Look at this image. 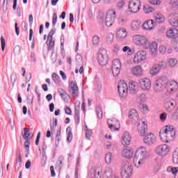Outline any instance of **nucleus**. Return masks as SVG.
I'll use <instances>...</instances> for the list:
<instances>
[{
	"instance_id": "nucleus-1",
	"label": "nucleus",
	"mask_w": 178,
	"mask_h": 178,
	"mask_svg": "<svg viewBox=\"0 0 178 178\" xmlns=\"http://www.w3.org/2000/svg\"><path fill=\"white\" fill-rule=\"evenodd\" d=\"M104 20L106 27H112V26H113V23H115V20H116V11L109 10L107 11L106 15L102 11L99 12V15L97 16L98 23L102 24Z\"/></svg>"
},
{
	"instance_id": "nucleus-2",
	"label": "nucleus",
	"mask_w": 178,
	"mask_h": 178,
	"mask_svg": "<svg viewBox=\"0 0 178 178\" xmlns=\"http://www.w3.org/2000/svg\"><path fill=\"white\" fill-rule=\"evenodd\" d=\"M159 136L163 143H170L176 137V131L173 126L167 125L160 130Z\"/></svg>"
},
{
	"instance_id": "nucleus-3",
	"label": "nucleus",
	"mask_w": 178,
	"mask_h": 178,
	"mask_svg": "<svg viewBox=\"0 0 178 178\" xmlns=\"http://www.w3.org/2000/svg\"><path fill=\"white\" fill-rule=\"evenodd\" d=\"M133 42L136 45L139 47H143L145 49H148L149 48V40L148 38L144 35H136L133 37Z\"/></svg>"
},
{
	"instance_id": "nucleus-4",
	"label": "nucleus",
	"mask_w": 178,
	"mask_h": 178,
	"mask_svg": "<svg viewBox=\"0 0 178 178\" xmlns=\"http://www.w3.org/2000/svg\"><path fill=\"white\" fill-rule=\"evenodd\" d=\"M149 156V153L147 152V149L144 147H140L135 153V156L134 158L135 159H138V161H145V159H148Z\"/></svg>"
},
{
	"instance_id": "nucleus-5",
	"label": "nucleus",
	"mask_w": 178,
	"mask_h": 178,
	"mask_svg": "<svg viewBox=\"0 0 178 178\" xmlns=\"http://www.w3.org/2000/svg\"><path fill=\"white\" fill-rule=\"evenodd\" d=\"M141 1L140 0H129L128 3L129 11L131 13H137L140 11Z\"/></svg>"
},
{
	"instance_id": "nucleus-6",
	"label": "nucleus",
	"mask_w": 178,
	"mask_h": 178,
	"mask_svg": "<svg viewBox=\"0 0 178 178\" xmlns=\"http://www.w3.org/2000/svg\"><path fill=\"white\" fill-rule=\"evenodd\" d=\"M168 83V79L166 78H160L157 79L154 86V88L156 92H161L165 87H166V83Z\"/></svg>"
},
{
	"instance_id": "nucleus-7",
	"label": "nucleus",
	"mask_w": 178,
	"mask_h": 178,
	"mask_svg": "<svg viewBox=\"0 0 178 178\" xmlns=\"http://www.w3.org/2000/svg\"><path fill=\"white\" fill-rule=\"evenodd\" d=\"M167 112H173L175 108L177 106V102L173 98H167L164 102Z\"/></svg>"
},
{
	"instance_id": "nucleus-8",
	"label": "nucleus",
	"mask_w": 178,
	"mask_h": 178,
	"mask_svg": "<svg viewBox=\"0 0 178 178\" xmlns=\"http://www.w3.org/2000/svg\"><path fill=\"white\" fill-rule=\"evenodd\" d=\"M97 60L101 66H105L108 63V53L106 50H101L97 54Z\"/></svg>"
},
{
	"instance_id": "nucleus-9",
	"label": "nucleus",
	"mask_w": 178,
	"mask_h": 178,
	"mask_svg": "<svg viewBox=\"0 0 178 178\" xmlns=\"http://www.w3.org/2000/svg\"><path fill=\"white\" fill-rule=\"evenodd\" d=\"M118 92L121 98H126L129 92V87L125 82H120L118 86Z\"/></svg>"
},
{
	"instance_id": "nucleus-10",
	"label": "nucleus",
	"mask_w": 178,
	"mask_h": 178,
	"mask_svg": "<svg viewBox=\"0 0 178 178\" xmlns=\"http://www.w3.org/2000/svg\"><path fill=\"white\" fill-rule=\"evenodd\" d=\"M120 69H122V63L119 59H115L113 61L111 65V70L114 77H118L120 73Z\"/></svg>"
},
{
	"instance_id": "nucleus-11",
	"label": "nucleus",
	"mask_w": 178,
	"mask_h": 178,
	"mask_svg": "<svg viewBox=\"0 0 178 178\" xmlns=\"http://www.w3.org/2000/svg\"><path fill=\"white\" fill-rule=\"evenodd\" d=\"M170 149V147L168 145H160L156 148V154L159 155V156H166Z\"/></svg>"
},
{
	"instance_id": "nucleus-12",
	"label": "nucleus",
	"mask_w": 178,
	"mask_h": 178,
	"mask_svg": "<svg viewBox=\"0 0 178 178\" xmlns=\"http://www.w3.org/2000/svg\"><path fill=\"white\" fill-rule=\"evenodd\" d=\"M133 175V168L129 164H124L122 166L121 177L130 178Z\"/></svg>"
},
{
	"instance_id": "nucleus-13",
	"label": "nucleus",
	"mask_w": 178,
	"mask_h": 178,
	"mask_svg": "<svg viewBox=\"0 0 178 178\" xmlns=\"http://www.w3.org/2000/svg\"><path fill=\"white\" fill-rule=\"evenodd\" d=\"M69 92L74 99L79 97V86H77V83L74 81H72L70 83Z\"/></svg>"
},
{
	"instance_id": "nucleus-14",
	"label": "nucleus",
	"mask_w": 178,
	"mask_h": 178,
	"mask_svg": "<svg viewBox=\"0 0 178 178\" xmlns=\"http://www.w3.org/2000/svg\"><path fill=\"white\" fill-rule=\"evenodd\" d=\"M165 88L168 94H173V92H176V91L178 90V83L175 81H171L169 82L167 81Z\"/></svg>"
},
{
	"instance_id": "nucleus-15",
	"label": "nucleus",
	"mask_w": 178,
	"mask_h": 178,
	"mask_svg": "<svg viewBox=\"0 0 178 178\" xmlns=\"http://www.w3.org/2000/svg\"><path fill=\"white\" fill-rule=\"evenodd\" d=\"M145 58H147V51L144 50L139 51L135 54L134 57V63H141Z\"/></svg>"
},
{
	"instance_id": "nucleus-16",
	"label": "nucleus",
	"mask_w": 178,
	"mask_h": 178,
	"mask_svg": "<svg viewBox=\"0 0 178 178\" xmlns=\"http://www.w3.org/2000/svg\"><path fill=\"white\" fill-rule=\"evenodd\" d=\"M148 126L147 125V121L142 120L138 125V131L140 136L143 137L147 133Z\"/></svg>"
},
{
	"instance_id": "nucleus-17",
	"label": "nucleus",
	"mask_w": 178,
	"mask_h": 178,
	"mask_svg": "<svg viewBox=\"0 0 178 178\" xmlns=\"http://www.w3.org/2000/svg\"><path fill=\"white\" fill-rule=\"evenodd\" d=\"M143 140L146 145H153V144H155V143H156V137L152 133L145 136Z\"/></svg>"
},
{
	"instance_id": "nucleus-18",
	"label": "nucleus",
	"mask_w": 178,
	"mask_h": 178,
	"mask_svg": "<svg viewBox=\"0 0 178 178\" xmlns=\"http://www.w3.org/2000/svg\"><path fill=\"white\" fill-rule=\"evenodd\" d=\"M156 26V22H155L152 19H149L145 22L142 25L143 30L149 31H151V30H154Z\"/></svg>"
},
{
	"instance_id": "nucleus-19",
	"label": "nucleus",
	"mask_w": 178,
	"mask_h": 178,
	"mask_svg": "<svg viewBox=\"0 0 178 178\" xmlns=\"http://www.w3.org/2000/svg\"><path fill=\"white\" fill-rule=\"evenodd\" d=\"M139 84L142 90L148 91L151 88V81L149 79L143 78L139 80Z\"/></svg>"
},
{
	"instance_id": "nucleus-20",
	"label": "nucleus",
	"mask_w": 178,
	"mask_h": 178,
	"mask_svg": "<svg viewBox=\"0 0 178 178\" xmlns=\"http://www.w3.org/2000/svg\"><path fill=\"white\" fill-rule=\"evenodd\" d=\"M163 66H166V63H165V62L160 63L157 65L152 67L149 70L151 76H156V74L161 72V69H162Z\"/></svg>"
},
{
	"instance_id": "nucleus-21",
	"label": "nucleus",
	"mask_w": 178,
	"mask_h": 178,
	"mask_svg": "<svg viewBox=\"0 0 178 178\" xmlns=\"http://www.w3.org/2000/svg\"><path fill=\"white\" fill-rule=\"evenodd\" d=\"M76 106L74 107V120L76 124L80 123V102L77 100L76 102Z\"/></svg>"
},
{
	"instance_id": "nucleus-22",
	"label": "nucleus",
	"mask_w": 178,
	"mask_h": 178,
	"mask_svg": "<svg viewBox=\"0 0 178 178\" xmlns=\"http://www.w3.org/2000/svg\"><path fill=\"white\" fill-rule=\"evenodd\" d=\"M121 155L123 156V158H126L127 159H131L133 158V155H134V152L133 151V149L124 148L122 149Z\"/></svg>"
},
{
	"instance_id": "nucleus-23",
	"label": "nucleus",
	"mask_w": 178,
	"mask_h": 178,
	"mask_svg": "<svg viewBox=\"0 0 178 178\" xmlns=\"http://www.w3.org/2000/svg\"><path fill=\"white\" fill-rule=\"evenodd\" d=\"M122 144L124 147H127V145H130V143H131V136L129 132H124L122 136Z\"/></svg>"
},
{
	"instance_id": "nucleus-24",
	"label": "nucleus",
	"mask_w": 178,
	"mask_h": 178,
	"mask_svg": "<svg viewBox=\"0 0 178 178\" xmlns=\"http://www.w3.org/2000/svg\"><path fill=\"white\" fill-rule=\"evenodd\" d=\"M116 37L118 40H120V41H122L127 37V31H126V29L124 28H119L117 29V35Z\"/></svg>"
},
{
	"instance_id": "nucleus-25",
	"label": "nucleus",
	"mask_w": 178,
	"mask_h": 178,
	"mask_svg": "<svg viewBox=\"0 0 178 178\" xmlns=\"http://www.w3.org/2000/svg\"><path fill=\"white\" fill-rule=\"evenodd\" d=\"M132 73L136 77H141L144 74V70L141 65H136L132 68Z\"/></svg>"
},
{
	"instance_id": "nucleus-26",
	"label": "nucleus",
	"mask_w": 178,
	"mask_h": 178,
	"mask_svg": "<svg viewBox=\"0 0 178 178\" xmlns=\"http://www.w3.org/2000/svg\"><path fill=\"white\" fill-rule=\"evenodd\" d=\"M176 16L177 13H172L168 17V22L172 27H178V20L175 18Z\"/></svg>"
},
{
	"instance_id": "nucleus-27",
	"label": "nucleus",
	"mask_w": 178,
	"mask_h": 178,
	"mask_svg": "<svg viewBox=\"0 0 178 178\" xmlns=\"http://www.w3.org/2000/svg\"><path fill=\"white\" fill-rule=\"evenodd\" d=\"M116 122L117 124H114L113 122ZM110 120L111 122H109V121H108V125L109 129L112 131H119L120 129V123L119 122V121L115 120Z\"/></svg>"
},
{
	"instance_id": "nucleus-28",
	"label": "nucleus",
	"mask_w": 178,
	"mask_h": 178,
	"mask_svg": "<svg viewBox=\"0 0 178 178\" xmlns=\"http://www.w3.org/2000/svg\"><path fill=\"white\" fill-rule=\"evenodd\" d=\"M166 35L168 38H177L178 30L177 29H171L166 31Z\"/></svg>"
},
{
	"instance_id": "nucleus-29",
	"label": "nucleus",
	"mask_w": 178,
	"mask_h": 178,
	"mask_svg": "<svg viewBox=\"0 0 178 178\" xmlns=\"http://www.w3.org/2000/svg\"><path fill=\"white\" fill-rule=\"evenodd\" d=\"M130 27L132 31H138L141 29V22L138 20L133 21L130 24Z\"/></svg>"
},
{
	"instance_id": "nucleus-30",
	"label": "nucleus",
	"mask_w": 178,
	"mask_h": 178,
	"mask_svg": "<svg viewBox=\"0 0 178 178\" xmlns=\"http://www.w3.org/2000/svg\"><path fill=\"white\" fill-rule=\"evenodd\" d=\"M151 55L155 56L158 54V44L156 42H149Z\"/></svg>"
},
{
	"instance_id": "nucleus-31",
	"label": "nucleus",
	"mask_w": 178,
	"mask_h": 178,
	"mask_svg": "<svg viewBox=\"0 0 178 178\" xmlns=\"http://www.w3.org/2000/svg\"><path fill=\"white\" fill-rule=\"evenodd\" d=\"M129 118L132 120V122L138 121V113L135 109L131 110L129 111Z\"/></svg>"
},
{
	"instance_id": "nucleus-32",
	"label": "nucleus",
	"mask_w": 178,
	"mask_h": 178,
	"mask_svg": "<svg viewBox=\"0 0 178 178\" xmlns=\"http://www.w3.org/2000/svg\"><path fill=\"white\" fill-rule=\"evenodd\" d=\"M89 178H101V172L98 170H91L88 174Z\"/></svg>"
},
{
	"instance_id": "nucleus-33",
	"label": "nucleus",
	"mask_w": 178,
	"mask_h": 178,
	"mask_svg": "<svg viewBox=\"0 0 178 178\" xmlns=\"http://www.w3.org/2000/svg\"><path fill=\"white\" fill-rule=\"evenodd\" d=\"M113 173V170H112V168L107 167L104 170V177L112 178Z\"/></svg>"
},
{
	"instance_id": "nucleus-34",
	"label": "nucleus",
	"mask_w": 178,
	"mask_h": 178,
	"mask_svg": "<svg viewBox=\"0 0 178 178\" xmlns=\"http://www.w3.org/2000/svg\"><path fill=\"white\" fill-rule=\"evenodd\" d=\"M66 131H67V143H72V140H73V134L72 133V128L70 127H67Z\"/></svg>"
},
{
	"instance_id": "nucleus-35",
	"label": "nucleus",
	"mask_w": 178,
	"mask_h": 178,
	"mask_svg": "<svg viewBox=\"0 0 178 178\" xmlns=\"http://www.w3.org/2000/svg\"><path fill=\"white\" fill-rule=\"evenodd\" d=\"M154 19L156 23L159 24L163 23L165 22V17H163L161 13L156 14V15L154 16Z\"/></svg>"
},
{
	"instance_id": "nucleus-36",
	"label": "nucleus",
	"mask_w": 178,
	"mask_h": 178,
	"mask_svg": "<svg viewBox=\"0 0 178 178\" xmlns=\"http://www.w3.org/2000/svg\"><path fill=\"white\" fill-rule=\"evenodd\" d=\"M145 160H138V159H136L134 157V163L136 168H140V166H143L144 165Z\"/></svg>"
},
{
	"instance_id": "nucleus-37",
	"label": "nucleus",
	"mask_w": 178,
	"mask_h": 178,
	"mask_svg": "<svg viewBox=\"0 0 178 178\" xmlns=\"http://www.w3.org/2000/svg\"><path fill=\"white\" fill-rule=\"evenodd\" d=\"M167 172H168V173H172V175L176 176L178 172V167L169 166L167 168Z\"/></svg>"
},
{
	"instance_id": "nucleus-38",
	"label": "nucleus",
	"mask_w": 178,
	"mask_h": 178,
	"mask_svg": "<svg viewBox=\"0 0 178 178\" xmlns=\"http://www.w3.org/2000/svg\"><path fill=\"white\" fill-rule=\"evenodd\" d=\"M96 113L98 119H102L104 115L102 113V107L101 106H96Z\"/></svg>"
},
{
	"instance_id": "nucleus-39",
	"label": "nucleus",
	"mask_w": 178,
	"mask_h": 178,
	"mask_svg": "<svg viewBox=\"0 0 178 178\" xmlns=\"http://www.w3.org/2000/svg\"><path fill=\"white\" fill-rule=\"evenodd\" d=\"M92 45L95 47H97V45L101 42V39L99 38V36L95 35L92 37Z\"/></svg>"
},
{
	"instance_id": "nucleus-40",
	"label": "nucleus",
	"mask_w": 178,
	"mask_h": 178,
	"mask_svg": "<svg viewBox=\"0 0 178 178\" xmlns=\"http://www.w3.org/2000/svg\"><path fill=\"white\" fill-rule=\"evenodd\" d=\"M172 162L175 165L178 163V149H176L172 154Z\"/></svg>"
},
{
	"instance_id": "nucleus-41",
	"label": "nucleus",
	"mask_w": 178,
	"mask_h": 178,
	"mask_svg": "<svg viewBox=\"0 0 178 178\" xmlns=\"http://www.w3.org/2000/svg\"><path fill=\"white\" fill-rule=\"evenodd\" d=\"M113 38H114V35L112 33H109L107 34L106 38V42L107 44H111V42H113Z\"/></svg>"
},
{
	"instance_id": "nucleus-42",
	"label": "nucleus",
	"mask_w": 178,
	"mask_h": 178,
	"mask_svg": "<svg viewBox=\"0 0 178 178\" xmlns=\"http://www.w3.org/2000/svg\"><path fill=\"white\" fill-rule=\"evenodd\" d=\"M137 88H138L137 83L131 81L129 83V90H131V91L135 92L137 90Z\"/></svg>"
},
{
	"instance_id": "nucleus-43",
	"label": "nucleus",
	"mask_w": 178,
	"mask_h": 178,
	"mask_svg": "<svg viewBox=\"0 0 178 178\" xmlns=\"http://www.w3.org/2000/svg\"><path fill=\"white\" fill-rule=\"evenodd\" d=\"M143 10H144L145 13H151V12H154V8H152L148 5H145L143 7Z\"/></svg>"
},
{
	"instance_id": "nucleus-44",
	"label": "nucleus",
	"mask_w": 178,
	"mask_h": 178,
	"mask_svg": "<svg viewBox=\"0 0 178 178\" xmlns=\"http://www.w3.org/2000/svg\"><path fill=\"white\" fill-rule=\"evenodd\" d=\"M168 65L171 67H175V66L177 65V60H176L175 58L168 59Z\"/></svg>"
},
{
	"instance_id": "nucleus-45",
	"label": "nucleus",
	"mask_w": 178,
	"mask_h": 178,
	"mask_svg": "<svg viewBox=\"0 0 178 178\" xmlns=\"http://www.w3.org/2000/svg\"><path fill=\"white\" fill-rule=\"evenodd\" d=\"M34 99V96L33 95H28L26 97V101L28 105H33V101Z\"/></svg>"
},
{
	"instance_id": "nucleus-46",
	"label": "nucleus",
	"mask_w": 178,
	"mask_h": 178,
	"mask_svg": "<svg viewBox=\"0 0 178 178\" xmlns=\"http://www.w3.org/2000/svg\"><path fill=\"white\" fill-rule=\"evenodd\" d=\"M57 126H58V119L56 118L54 120V122L50 124V130L51 131H55V129H56Z\"/></svg>"
},
{
	"instance_id": "nucleus-47",
	"label": "nucleus",
	"mask_w": 178,
	"mask_h": 178,
	"mask_svg": "<svg viewBox=\"0 0 178 178\" xmlns=\"http://www.w3.org/2000/svg\"><path fill=\"white\" fill-rule=\"evenodd\" d=\"M55 33H56V29H51L49 33L47 40H52L54 38V34H55Z\"/></svg>"
},
{
	"instance_id": "nucleus-48",
	"label": "nucleus",
	"mask_w": 178,
	"mask_h": 178,
	"mask_svg": "<svg viewBox=\"0 0 178 178\" xmlns=\"http://www.w3.org/2000/svg\"><path fill=\"white\" fill-rule=\"evenodd\" d=\"M106 163H111L112 162V154L108 153L105 157Z\"/></svg>"
},
{
	"instance_id": "nucleus-49",
	"label": "nucleus",
	"mask_w": 178,
	"mask_h": 178,
	"mask_svg": "<svg viewBox=\"0 0 178 178\" xmlns=\"http://www.w3.org/2000/svg\"><path fill=\"white\" fill-rule=\"evenodd\" d=\"M58 22V15H56V13H54L53 17H52V26H53V27H55V26H56V22Z\"/></svg>"
},
{
	"instance_id": "nucleus-50",
	"label": "nucleus",
	"mask_w": 178,
	"mask_h": 178,
	"mask_svg": "<svg viewBox=\"0 0 178 178\" xmlns=\"http://www.w3.org/2000/svg\"><path fill=\"white\" fill-rule=\"evenodd\" d=\"M17 79V75L16 74V73H13L10 76V80L13 86H15V83H16Z\"/></svg>"
},
{
	"instance_id": "nucleus-51",
	"label": "nucleus",
	"mask_w": 178,
	"mask_h": 178,
	"mask_svg": "<svg viewBox=\"0 0 178 178\" xmlns=\"http://www.w3.org/2000/svg\"><path fill=\"white\" fill-rule=\"evenodd\" d=\"M55 47V41L52 39H49V47L47 48L48 51H51Z\"/></svg>"
},
{
	"instance_id": "nucleus-52",
	"label": "nucleus",
	"mask_w": 178,
	"mask_h": 178,
	"mask_svg": "<svg viewBox=\"0 0 178 178\" xmlns=\"http://www.w3.org/2000/svg\"><path fill=\"white\" fill-rule=\"evenodd\" d=\"M92 136V130L91 129H86V137L88 140H90L91 136Z\"/></svg>"
},
{
	"instance_id": "nucleus-53",
	"label": "nucleus",
	"mask_w": 178,
	"mask_h": 178,
	"mask_svg": "<svg viewBox=\"0 0 178 178\" xmlns=\"http://www.w3.org/2000/svg\"><path fill=\"white\" fill-rule=\"evenodd\" d=\"M122 51L127 52L128 55H130L131 54V52H133V50H131L129 47L124 46L122 49Z\"/></svg>"
},
{
	"instance_id": "nucleus-54",
	"label": "nucleus",
	"mask_w": 178,
	"mask_h": 178,
	"mask_svg": "<svg viewBox=\"0 0 178 178\" xmlns=\"http://www.w3.org/2000/svg\"><path fill=\"white\" fill-rule=\"evenodd\" d=\"M52 79L54 80V81L56 83H59V75H58L56 73H53L52 74Z\"/></svg>"
},
{
	"instance_id": "nucleus-55",
	"label": "nucleus",
	"mask_w": 178,
	"mask_h": 178,
	"mask_svg": "<svg viewBox=\"0 0 178 178\" xmlns=\"http://www.w3.org/2000/svg\"><path fill=\"white\" fill-rule=\"evenodd\" d=\"M58 94L59 95H60V97L62 98H63L65 97V95H67V93H66V91H65V90L60 88L58 90Z\"/></svg>"
},
{
	"instance_id": "nucleus-56",
	"label": "nucleus",
	"mask_w": 178,
	"mask_h": 178,
	"mask_svg": "<svg viewBox=\"0 0 178 178\" xmlns=\"http://www.w3.org/2000/svg\"><path fill=\"white\" fill-rule=\"evenodd\" d=\"M149 111L148 110V106H147V104H142V112L144 114L147 113Z\"/></svg>"
},
{
	"instance_id": "nucleus-57",
	"label": "nucleus",
	"mask_w": 178,
	"mask_h": 178,
	"mask_svg": "<svg viewBox=\"0 0 178 178\" xmlns=\"http://www.w3.org/2000/svg\"><path fill=\"white\" fill-rule=\"evenodd\" d=\"M6 42L5 41V38L3 37L1 38V49L2 51H5V45H6Z\"/></svg>"
},
{
	"instance_id": "nucleus-58",
	"label": "nucleus",
	"mask_w": 178,
	"mask_h": 178,
	"mask_svg": "<svg viewBox=\"0 0 178 178\" xmlns=\"http://www.w3.org/2000/svg\"><path fill=\"white\" fill-rule=\"evenodd\" d=\"M168 117V114L166 113H163L160 115V119L161 122H165L166 120V118Z\"/></svg>"
},
{
	"instance_id": "nucleus-59",
	"label": "nucleus",
	"mask_w": 178,
	"mask_h": 178,
	"mask_svg": "<svg viewBox=\"0 0 178 178\" xmlns=\"http://www.w3.org/2000/svg\"><path fill=\"white\" fill-rule=\"evenodd\" d=\"M40 138H41V132L38 133L36 140H35V145H40Z\"/></svg>"
},
{
	"instance_id": "nucleus-60",
	"label": "nucleus",
	"mask_w": 178,
	"mask_h": 178,
	"mask_svg": "<svg viewBox=\"0 0 178 178\" xmlns=\"http://www.w3.org/2000/svg\"><path fill=\"white\" fill-rule=\"evenodd\" d=\"M151 5H161V1L159 0H152L149 1Z\"/></svg>"
},
{
	"instance_id": "nucleus-61",
	"label": "nucleus",
	"mask_w": 178,
	"mask_h": 178,
	"mask_svg": "<svg viewBox=\"0 0 178 178\" xmlns=\"http://www.w3.org/2000/svg\"><path fill=\"white\" fill-rule=\"evenodd\" d=\"M124 6V1H122L117 4L118 9H122Z\"/></svg>"
},
{
	"instance_id": "nucleus-62",
	"label": "nucleus",
	"mask_w": 178,
	"mask_h": 178,
	"mask_svg": "<svg viewBox=\"0 0 178 178\" xmlns=\"http://www.w3.org/2000/svg\"><path fill=\"white\" fill-rule=\"evenodd\" d=\"M65 112L66 115H72V109H70V107L69 106L65 108Z\"/></svg>"
},
{
	"instance_id": "nucleus-63",
	"label": "nucleus",
	"mask_w": 178,
	"mask_h": 178,
	"mask_svg": "<svg viewBox=\"0 0 178 178\" xmlns=\"http://www.w3.org/2000/svg\"><path fill=\"white\" fill-rule=\"evenodd\" d=\"M24 147L26 151L29 153V148H30V142H29L28 140L25 141Z\"/></svg>"
},
{
	"instance_id": "nucleus-64",
	"label": "nucleus",
	"mask_w": 178,
	"mask_h": 178,
	"mask_svg": "<svg viewBox=\"0 0 178 178\" xmlns=\"http://www.w3.org/2000/svg\"><path fill=\"white\" fill-rule=\"evenodd\" d=\"M171 6L172 8H178V0H172Z\"/></svg>"
}]
</instances>
